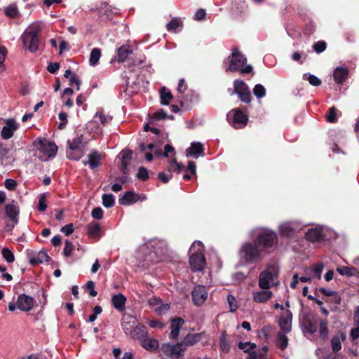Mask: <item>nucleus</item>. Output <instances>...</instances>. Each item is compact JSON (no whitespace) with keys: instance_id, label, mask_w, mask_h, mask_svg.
Instances as JSON below:
<instances>
[{"instance_id":"12","label":"nucleus","mask_w":359,"mask_h":359,"mask_svg":"<svg viewBox=\"0 0 359 359\" xmlns=\"http://www.w3.org/2000/svg\"><path fill=\"white\" fill-rule=\"evenodd\" d=\"M233 94H236L242 102L250 104L252 101V95L248 86L241 79L233 81Z\"/></svg>"},{"instance_id":"36","label":"nucleus","mask_w":359,"mask_h":359,"mask_svg":"<svg viewBox=\"0 0 359 359\" xmlns=\"http://www.w3.org/2000/svg\"><path fill=\"white\" fill-rule=\"evenodd\" d=\"M88 233L90 237L100 238L101 227L99 224L92 222L87 226Z\"/></svg>"},{"instance_id":"19","label":"nucleus","mask_w":359,"mask_h":359,"mask_svg":"<svg viewBox=\"0 0 359 359\" xmlns=\"http://www.w3.org/2000/svg\"><path fill=\"white\" fill-rule=\"evenodd\" d=\"M18 126L13 118H8L6 121V125L2 128L1 136L4 140L11 138L14 132L18 129Z\"/></svg>"},{"instance_id":"51","label":"nucleus","mask_w":359,"mask_h":359,"mask_svg":"<svg viewBox=\"0 0 359 359\" xmlns=\"http://www.w3.org/2000/svg\"><path fill=\"white\" fill-rule=\"evenodd\" d=\"M327 48V43L325 41H318L313 46L314 51L317 53H323Z\"/></svg>"},{"instance_id":"55","label":"nucleus","mask_w":359,"mask_h":359,"mask_svg":"<svg viewBox=\"0 0 359 359\" xmlns=\"http://www.w3.org/2000/svg\"><path fill=\"white\" fill-rule=\"evenodd\" d=\"M323 264L322 263H317L314 264L312 267V271L313 273L316 276L318 279L321 278V273L323 269Z\"/></svg>"},{"instance_id":"9","label":"nucleus","mask_w":359,"mask_h":359,"mask_svg":"<svg viewBox=\"0 0 359 359\" xmlns=\"http://www.w3.org/2000/svg\"><path fill=\"white\" fill-rule=\"evenodd\" d=\"M34 146L41 154L40 158L43 161L55 156L57 151L56 144L46 139L36 140Z\"/></svg>"},{"instance_id":"53","label":"nucleus","mask_w":359,"mask_h":359,"mask_svg":"<svg viewBox=\"0 0 359 359\" xmlns=\"http://www.w3.org/2000/svg\"><path fill=\"white\" fill-rule=\"evenodd\" d=\"M7 50L5 47L0 46V72L5 70L4 61Z\"/></svg>"},{"instance_id":"5","label":"nucleus","mask_w":359,"mask_h":359,"mask_svg":"<svg viewBox=\"0 0 359 359\" xmlns=\"http://www.w3.org/2000/svg\"><path fill=\"white\" fill-rule=\"evenodd\" d=\"M203 245L201 241H195L189 249V264L193 271H201L206 264L203 253Z\"/></svg>"},{"instance_id":"42","label":"nucleus","mask_w":359,"mask_h":359,"mask_svg":"<svg viewBox=\"0 0 359 359\" xmlns=\"http://www.w3.org/2000/svg\"><path fill=\"white\" fill-rule=\"evenodd\" d=\"M288 344V339L285 334L278 332L277 336V346L278 347L283 351L285 350Z\"/></svg>"},{"instance_id":"30","label":"nucleus","mask_w":359,"mask_h":359,"mask_svg":"<svg viewBox=\"0 0 359 359\" xmlns=\"http://www.w3.org/2000/svg\"><path fill=\"white\" fill-rule=\"evenodd\" d=\"M280 233L283 237L291 238L295 234L297 229L290 223H284L279 226Z\"/></svg>"},{"instance_id":"22","label":"nucleus","mask_w":359,"mask_h":359,"mask_svg":"<svg viewBox=\"0 0 359 359\" xmlns=\"http://www.w3.org/2000/svg\"><path fill=\"white\" fill-rule=\"evenodd\" d=\"M203 334V332L187 334L181 341V353L184 351V346H193L200 341Z\"/></svg>"},{"instance_id":"60","label":"nucleus","mask_w":359,"mask_h":359,"mask_svg":"<svg viewBox=\"0 0 359 359\" xmlns=\"http://www.w3.org/2000/svg\"><path fill=\"white\" fill-rule=\"evenodd\" d=\"M206 16V11L205 9L200 8L198 9L194 15V20L197 21L204 20Z\"/></svg>"},{"instance_id":"46","label":"nucleus","mask_w":359,"mask_h":359,"mask_svg":"<svg viewBox=\"0 0 359 359\" xmlns=\"http://www.w3.org/2000/svg\"><path fill=\"white\" fill-rule=\"evenodd\" d=\"M253 93L257 98H262L266 95V89L262 84H257L253 88Z\"/></svg>"},{"instance_id":"24","label":"nucleus","mask_w":359,"mask_h":359,"mask_svg":"<svg viewBox=\"0 0 359 359\" xmlns=\"http://www.w3.org/2000/svg\"><path fill=\"white\" fill-rule=\"evenodd\" d=\"M102 155L97 151H93L88 155V161H83L84 165H88L91 169H95L100 165Z\"/></svg>"},{"instance_id":"48","label":"nucleus","mask_w":359,"mask_h":359,"mask_svg":"<svg viewBox=\"0 0 359 359\" xmlns=\"http://www.w3.org/2000/svg\"><path fill=\"white\" fill-rule=\"evenodd\" d=\"M337 109L334 107H332L329 109L327 116V121L329 123H336L337 121Z\"/></svg>"},{"instance_id":"23","label":"nucleus","mask_w":359,"mask_h":359,"mask_svg":"<svg viewBox=\"0 0 359 359\" xmlns=\"http://www.w3.org/2000/svg\"><path fill=\"white\" fill-rule=\"evenodd\" d=\"M349 70L347 67H337L333 74L334 81L337 84H342L348 78Z\"/></svg>"},{"instance_id":"17","label":"nucleus","mask_w":359,"mask_h":359,"mask_svg":"<svg viewBox=\"0 0 359 359\" xmlns=\"http://www.w3.org/2000/svg\"><path fill=\"white\" fill-rule=\"evenodd\" d=\"M148 304L157 315H163L165 313L170 309V305L163 304L161 300L156 297L148 299Z\"/></svg>"},{"instance_id":"18","label":"nucleus","mask_w":359,"mask_h":359,"mask_svg":"<svg viewBox=\"0 0 359 359\" xmlns=\"http://www.w3.org/2000/svg\"><path fill=\"white\" fill-rule=\"evenodd\" d=\"M35 304L34 298L25 294H20L18 297L16 306L17 308L22 311H30Z\"/></svg>"},{"instance_id":"10","label":"nucleus","mask_w":359,"mask_h":359,"mask_svg":"<svg viewBox=\"0 0 359 359\" xmlns=\"http://www.w3.org/2000/svg\"><path fill=\"white\" fill-rule=\"evenodd\" d=\"M82 141V134H77L76 137L68 140L69 150L67 152V156L69 159L78 161L83 156L84 151L81 146Z\"/></svg>"},{"instance_id":"31","label":"nucleus","mask_w":359,"mask_h":359,"mask_svg":"<svg viewBox=\"0 0 359 359\" xmlns=\"http://www.w3.org/2000/svg\"><path fill=\"white\" fill-rule=\"evenodd\" d=\"M114 307L119 311L125 309L126 298L122 294H115L111 299Z\"/></svg>"},{"instance_id":"62","label":"nucleus","mask_w":359,"mask_h":359,"mask_svg":"<svg viewBox=\"0 0 359 359\" xmlns=\"http://www.w3.org/2000/svg\"><path fill=\"white\" fill-rule=\"evenodd\" d=\"M5 187L7 189L13 191L17 187V182L15 180L13 179H6L5 180Z\"/></svg>"},{"instance_id":"54","label":"nucleus","mask_w":359,"mask_h":359,"mask_svg":"<svg viewBox=\"0 0 359 359\" xmlns=\"http://www.w3.org/2000/svg\"><path fill=\"white\" fill-rule=\"evenodd\" d=\"M147 323L149 325V326L152 328L162 330L164 327V324L158 320H148Z\"/></svg>"},{"instance_id":"15","label":"nucleus","mask_w":359,"mask_h":359,"mask_svg":"<svg viewBox=\"0 0 359 359\" xmlns=\"http://www.w3.org/2000/svg\"><path fill=\"white\" fill-rule=\"evenodd\" d=\"M5 214L11 224H8L7 228L11 231L18 222L19 206L15 201H12L5 206Z\"/></svg>"},{"instance_id":"25","label":"nucleus","mask_w":359,"mask_h":359,"mask_svg":"<svg viewBox=\"0 0 359 359\" xmlns=\"http://www.w3.org/2000/svg\"><path fill=\"white\" fill-rule=\"evenodd\" d=\"M346 339V334L341 332L332 337L330 345L333 353H337L341 349V342L344 341Z\"/></svg>"},{"instance_id":"38","label":"nucleus","mask_w":359,"mask_h":359,"mask_svg":"<svg viewBox=\"0 0 359 359\" xmlns=\"http://www.w3.org/2000/svg\"><path fill=\"white\" fill-rule=\"evenodd\" d=\"M337 271L342 275L346 276L348 277L356 276L359 272L354 267H348V266H341L337 269Z\"/></svg>"},{"instance_id":"49","label":"nucleus","mask_w":359,"mask_h":359,"mask_svg":"<svg viewBox=\"0 0 359 359\" xmlns=\"http://www.w3.org/2000/svg\"><path fill=\"white\" fill-rule=\"evenodd\" d=\"M46 194H42L39 196V204L37 206V210L40 212H43L46 210Z\"/></svg>"},{"instance_id":"45","label":"nucleus","mask_w":359,"mask_h":359,"mask_svg":"<svg viewBox=\"0 0 359 359\" xmlns=\"http://www.w3.org/2000/svg\"><path fill=\"white\" fill-rule=\"evenodd\" d=\"M102 198L104 207L111 208L114 205V196L112 194H103Z\"/></svg>"},{"instance_id":"21","label":"nucleus","mask_w":359,"mask_h":359,"mask_svg":"<svg viewBox=\"0 0 359 359\" xmlns=\"http://www.w3.org/2000/svg\"><path fill=\"white\" fill-rule=\"evenodd\" d=\"M132 49L128 45H123L117 49L116 54L114 57L111 59V62L112 63L114 61L123 62L126 60L128 57L132 54Z\"/></svg>"},{"instance_id":"59","label":"nucleus","mask_w":359,"mask_h":359,"mask_svg":"<svg viewBox=\"0 0 359 359\" xmlns=\"http://www.w3.org/2000/svg\"><path fill=\"white\" fill-rule=\"evenodd\" d=\"M309 83L313 86H319L321 84V80L313 74H309L307 77Z\"/></svg>"},{"instance_id":"61","label":"nucleus","mask_w":359,"mask_h":359,"mask_svg":"<svg viewBox=\"0 0 359 359\" xmlns=\"http://www.w3.org/2000/svg\"><path fill=\"white\" fill-rule=\"evenodd\" d=\"M86 287L89 290V294L91 297H95L97 295V291L95 290V283L92 280L87 282Z\"/></svg>"},{"instance_id":"43","label":"nucleus","mask_w":359,"mask_h":359,"mask_svg":"<svg viewBox=\"0 0 359 359\" xmlns=\"http://www.w3.org/2000/svg\"><path fill=\"white\" fill-rule=\"evenodd\" d=\"M238 347L239 349L243 350L245 353L250 352V350H254L257 345L255 343H252L250 341L248 342H239L238 344Z\"/></svg>"},{"instance_id":"8","label":"nucleus","mask_w":359,"mask_h":359,"mask_svg":"<svg viewBox=\"0 0 359 359\" xmlns=\"http://www.w3.org/2000/svg\"><path fill=\"white\" fill-rule=\"evenodd\" d=\"M132 337L134 339H138L141 346L148 351L154 352L159 347L157 339L147 337V332L144 331V326H137Z\"/></svg>"},{"instance_id":"1","label":"nucleus","mask_w":359,"mask_h":359,"mask_svg":"<svg viewBox=\"0 0 359 359\" xmlns=\"http://www.w3.org/2000/svg\"><path fill=\"white\" fill-rule=\"evenodd\" d=\"M140 149L142 152L144 154V157L147 161H151L154 158V156H163L164 157L170 158L168 161L167 165V170L170 172H180V164L177 163L176 159V152L172 146L166 144L164 147V151L162 152L159 148H156L154 144H149L145 146L143 144L140 145Z\"/></svg>"},{"instance_id":"26","label":"nucleus","mask_w":359,"mask_h":359,"mask_svg":"<svg viewBox=\"0 0 359 359\" xmlns=\"http://www.w3.org/2000/svg\"><path fill=\"white\" fill-rule=\"evenodd\" d=\"M204 154V147L200 142H192L191 146L186 150L187 156L198 158L200 155Z\"/></svg>"},{"instance_id":"47","label":"nucleus","mask_w":359,"mask_h":359,"mask_svg":"<svg viewBox=\"0 0 359 359\" xmlns=\"http://www.w3.org/2000/svg\"><path fill=\"white\" fill-rule=\"evenodd\" d=\"M1 254L3 257L8 262V263H12L15 260V257L13 253L7 248H4L1 251Z\"/></svg>"},{"instance_id":"11","label":"nucleus","mask_w":359,"mask_h":359,"mask_svg":"<svg viewBox=\"0 0 359 359\" xmlns=\"http://www.w3.org/2000/svg\"><path fill=\"white\" fill-rule=\"evenodd\" d=\"M319 320L316 316L309 312L302 315L300 324L304 333L308 332L313 334L317 332Z\"/></svg>"},{"instance_id":"56","label":"nucleus","mask_w":359,"mask_h":359,"mask_svg":"<svg viewBox=\"0 0 359 359\" xmlns=\"http://www.w3.org/2000/svg\"><path fill=\"white\" fill-rule=\"evenodd\" d=\"M137 177L138 179L145 181L149 178L148 171L144 167H140L138 170V172L137 174Z\"/></svg>"},{"instance_id":"57","label":"nucleus","mask_w":359,"mask_h":359,"mask_svg":"<svg viewBox=\"0 0 359 359\" xmlns=\"http://www.w3.org/2000/svg\"><path fill=\"white\" fill-rule=\"evenodd\" d=\"M74 250V245L72 242L69 241H65V248L63 250V254L65 256L68 257L71 255Z\"/></svg>"},{"instance_id":"6","label":"nucleus","mask_w":359,"mask_h":359,"mask_svg":"<svg viewBox=\"0 0 359 359\" xmlns=\"http://www.w3.org/2000/svg\"><path fill=\"white\" fill-rule=\"evenodd\" d=\"M246 62V57L239 50L238 47H234L232 49L230 65L226 71H230L231 72H240L242 74H250L252 72L253 68L250 65H246L243 67Z\"/></svg>"},{"instance_id":"64","label":"nucleus","mask_w":359,"mask_h":359,"mask_svg":"<svg viewBox=\"0 0 359 359\" xmlns=\"http://www.w3.org/2000/svg\"><path fill=\"white\" fill-rule=\"evenodd\" d=\"M92 217L96 219H100L103 217V211L101 208H95L92 210Z\"/></svg>"},{"instance_id":"28","label":"nucleus","mask_w":359,"mask_h":359,"mask_svg":"<svg viewBox=\"0 0 359 359\" xmlns=\"http://www.w3.org/2000/svg\"><path fill=\"white\" fill-rule=\"evenodd\" d=\"M140 199L139 194L128 191L119 198L118 202L122 205H130Z\"/></svg>"},{"instance_id":"4","label":"nucleus","mask_w":359,"mask_h":359,"mask_svg":"<svg viewBox=\"0 0 359 359\" xmlns=\"http://www.w3.org/2000/svg\"><path fill=\"white\" fill-rule=\"evenodd\" d=\"M40 31V24L34 22L26 29L21 36L24 47L32 53H34L39 49Z\"/></svg>"},{"instance_id":"52","label":"nucleus","mask_w":359,"mask_h":359,"mask_svg":"<svg viewBox=\"0 0 359 359\" xmlns=\"http://www.w3.org/2000/svg\"><path fill=\"white\" fill-rule=\"evenodd\" d=\"M99 13L102 15H106L107 18H110L111 16L112 11L107 4H102L101 7L98 11Z\"/></svg>"},{"instance_id":"44","label":"nucleus","mask_w":359,"mask_h":359,"mask_svg":"<svg viewBox=\"0 0 359 359\" xmlns=\"http://www.w3.org/2000/svg\"><path fill=\"white\" fill-rule=\"evenodd\" d=\"M5 13L11 18H16L19 15V11L16 5L11 4L5 8Z\"/></svg>"},{"instance_id":"39","label":"nucleus","mask_w":359,"mask_h":359,"mask_svg":"<svg viewBox=\"0 0 359 359\" xmlns=\"http://www.w3.org/2000/svg\"><path fill=\"white\" fill-rule=\"evenodd\" d=\"M161 103L162 104H168L170 101L172 99V95L171 92L166 88L163 87L160 91Z\"/></svg>"},{"instance_id":"14","label":"nucleus","mask_w":359,"mask_h":359,"mask_svg":"<svg viewBox=\"0 0 359 359\" xmlns=\"http://www.w3.org/2000/svg\"><path fill=\"white\" fill-rule=\"evenodd\" d=\"M208 292L205 286L196 285L191 291V300L196 306H201L207 300Z\"/></svg>"},{"instance_id":"20","label":"nucleus","mask_w":359,"mask_h":359,"mask_svg":"<svg viewBox=\"0 0 359 359\" xmlns=\"http://www.w3.org/2000/svg\"><path fill=\"white\" fill-rule=\"evenodd\" d=\"M274 273L269 269L262 271L259 278V286L263 290H268L270 288V283L273 280Z\"/></svg>"},{"instance_id":"50","label":"nucleus","mask_w":359,"mask_h":359,"mask_svg":"<svg viewBox=\"0 0 359 359\" xmlns=\"http://www.w3.org/2000/svg\"><path fill=\"white\" fill-rule=\"evenodd\" d=\"M185 170L187 172H190L191 175H196V163L192 161H189L188 162L187 167L185 168L184 165L181 163V171Z\"/></svg>"},{"instance_id":"13","label":"nucleus","mask_w":359,"mask_h":359,"mask_svg":"<svg viewBox=\"0 0 359 359\" xmlns=\"http://www.w3.org/2000/svg\"><path fill=\"white\" fill-rule=\"evenodd\" d=\"M227 118L231 121L233 127L236 128H243L245 126L248 122V116L240 108H235L231 110Z\"/></svg>"},{"instance_id":"2","label":"nucleus","mask_w":359,"mask_h":359,"mask_svg":"<svg viewBox=\"0 0 359 359\" xmlns=\"http://www.w3.org/2000/svg\"><path fill=\"white\" fill-rule=\"evenodd\" d=\"M180 318L171 319L169 341L163 343L160 347L161 352L170 359H180Z\"/></svg>"},{"instance_id":"29","label":"nucleus","mask_w":359,"mask_h":359,"mask_svg":"<svg viewBox=\"0 0 359 359\" xmlns=\"http://www.w3.org/2000/svg\"><path fill=\"white\" fill-rule=\"evenodd\" d=\"M305 237L312 243L320 241L323 237V231L318 228L310 229L306 233Z\"/></svg>"},{"instance_id":"33","label":"nucleus","mask_w":359,"mask_h":359,"mask_svg":"<svg viewBox=\"0 0 359 359\" xmlns=\"http://www.w3.org/2000/svg\"><path fill=\"white\" fill-rule=\"evenodd\" d=\"M122 161H121V170L123 174L128 173L127 166L130 163L132 157V151L130 150H124L121 153Z\"/></svg>"},{"instance_id":"27","label":"nucleus","mask_w":359,"mask_h":359,"mask_svg":"<svg viewBox=\"0 0 359 359\" xmlns=\"http://www.w3.org/2000/svg\"><path fill=\"white\" fill-rule=\"evenodd\" d=\"M292 320V313L290 310H286L284 316L279 320V325L283 331L290 332L291 331V322Z\"/></svg>"},{"instance_id":"40","label":"nucleus","mask_w":359,"mask_h":359,"mask_svg":"<svg viewBox=\"0 0 359 359\" xmlns=\"http://www.w3.org/2000/svg\"><path fill=\"white\" fill-rule=\"evenodd\" d=\"M101 57V50L100 48H94L90 53L89 63L91 66H95L98 64Z\"/></svg>"},{"instance_id":"7","label":"nucleus","mask_w":359,"mask_h":359,"mask_svg":"<svg viewBox=\"0 0 359 359\" xmlns=\"http://www.w3.org/2000/svg\"><path fill=\"white\" fill-rule=\"evenodd\" d=\"M264 251L255 243L245 242L240 250V257L246 264H253L260 260Z\"/></svg>"},{"instance_id":"35","label":"nucleus","mask_w":359,"mask_h":359,"mask_svg":"<svg viewBox=\"0 0 359 359\" xmlns=\"http://www.w3.org/2000/svg\"><path fill=\"white\" fill-rule=\"evenodd\" d=\"M319 335L323 340H325L329 334L328 321L326 319L319 320Z\"/></svg>"},{"instance_id":"16","label":"nucleus","mask_w":359,"mask_h":359,"mask_svg":"<svg viewBox=\"0 0 359 359\" xmlns=\"http://www.w3.org/2000/svg\"><path fill=\"white\" fill-rule=\"evenodd\" d=\"M184 80L181 79V94L184 102L181 100V109L185 106L188 107L189 104H192L198 101V95L192 90H188L184 85Z\"/></svg>"},{"instance_id":"58","label":"nucleus","mask_w":359,"mask_h":359,"mask_svg":"<svg viewBox=\"0 0 359 359\" xmlns=\"http://www.w3.org/2000/svg\"><path fill=\"white\" fill-rule=\"evenodd\" d=\"M59 118L61 123L58 126V128L62 130L65 128L67 123V114L65 112H60L59 114Z\"/></svg>"},{"instance_id":"3","label":"nucleus","mask_w":359,"mask_h":359,"mask_svg":"<svg viewBox=\"0 0 359 359\" xmlns=\"http://www.w3.org/2000/svg\"><path fill=\"white\" fill-rule=\"evenodd\" d=\"M276 233L269 229H262L257 234L254 241L264 251V254L270 253L278 244Z\"/></svg>"},{"instance_id":"34","label":"nucleus","mask_w":359,"mask_h":359,"mask_svg":"<svg viewBox=\"0 0 359 359\" xmlns=\"http://www.w3.org/2000/svg\"><path fill=\"white\" fill-rule=\"evenodd\" d=\"M219 348L220 351L224 353H228L231 349V345L229 341L227 340V334L224 331L219 337Z\"/></svg>"},{"instance_id":"37","label":"nucleus","mask_w":359,"mask_h":359,"mask_svg":"<svg viewBox=\"0 0 359 359\" xmlns=\"http://www.w3.org/2000/svg\"><path fill=\"white\" fill-rule=\"evenodd\" d=\"M49 259L50 257L48 254L45 251L41 250L37 253L36 256L30 259V262L33 264L48 262Z\"/></svg>"},{"instance_id":"32","label":"nucleus","mask_w":359,"mask_h":359,"mask_svg":"<svg viewBox=\"0 0 359 359\" xmlns=\"http://www.w3.org/2000/svg\"><path fill=\"white\" fill-rule=\"evenodd\" d=\"M272 297V292L270 290H261L254 292L253 299L258 303H264Z\"/></svg>"},{"instance_id":"41","label":"nucleus","mask_w":359,"mask_h":359,"mask_svg":"<svg viewBox=\"0 0 359 359\" xmlns=\"http://www.w3.org/2000/svg\"><path fill=\"white\" fill-rule=\"evenodd\" d=\"M94 118H99L101 124L103 126L109 123L112 120V116L109 114H105L102 109L96 112Z\"/></svg>"},{"instance_id":"63","label":"nucleus","mask_w":359,"mask_h":359,"mask_svg":"<svg viewBox=\"0 0 359 359\" xmlns=\"http://www.w3.org/2000/svg\"><path fill=\"white\" fill-rule=\"evenodd\" d=\"M179 21L177 18L173 19L169 23L167 24V29L168 31L176 32L177 28L179 27Z\"/></svg>"}]
</instances>
